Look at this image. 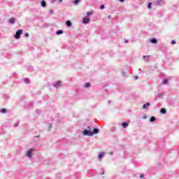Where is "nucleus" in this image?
<instances>
[{
  "mask_svg": "<svg viewBox=\"0 0 179 179\" xmlns=\"http://www.w3.org/2000/svg\"><path fill=\"white\" fill-rule=\"evenodd\" d=\"M96 134H99V129L94 128L92 131V136L96 135Z\"/></svg>",
  "mask_w": 179,
  "mask_h": 179,
  "instance_id": "nucleus-9",
  "label": "nucleus"
},
{
  "mask_svg": "<svg viewBox=\"0 0 179 179\" xmlns=\"http://www.w3.org/2000/svg\"><path fill=\"white\" fill-rule=\"evenodd\" d=\"M149 106H150V103H147L146 104H144L143 106V108L145 110Z\"/></svg>",
  "mask_w": 179,
  "mask_h": 179,
  "instance_id": "nucleus-16",
  "label": "nucleus"
},
{
  "mask_svg": "<svg viewBox=\"0 0 179 179\" xmlns=\"http://www.w3.org/2000/svg\"><path fill=\"white\" fill-rule=\"evenodd\" d=\"M164 96V93L162 92L159 93L157 95V97H158V99H163V96Z\"/></svg>",
  "mask_w": 179,
  "mask_h": 179,
  "instance_id": "nucleus-10",
  "label": "nucleus"
},
{
  "mask_svg": "<svg viewBox=\"0 0 179 179\" xmlns=\"http://www.w3.org/2000/svg\"><path fill=\"white\" fill-rule=\"evenodd\" d=\"M122 128L127 129V127H129V124H128L127 122H122Z\"/></svg>",
  "mask_w": 179,
  "mask_h": 179,
  "instance_id": "nucleus-7",
  "label": "nucleus"
},
{
  "mask_svg": "<svg viewBox=\"0 0 179 179\" xmlns=\"http://www.w3.org/2000/svg\"><path fill=\"white\" fill-rule=\"evenodd\" d=\"M66 26H67L68 27H71V26H72V22H71L70 20H67V21L66 22Z\"/></svg>",
  "mask_w": 179,
  "mask_h": 179,
  "instance_id": "nucleus-14",
  "label": "nucleus"
},
{
  "mask_svg": "<svg viewBox=\"0 0 179 179\" xmlns=\"http://www.w3.org/2000/svg\"><path fill=\"white\" fill-rule=\"evenodd\" d=\"M79 2H80V0H74L73 4L78 6L79 5Z\"/></svg>",
  "mask_w": 179,
  "mask_h": 179,
  "instance_id": "nucleus-19",
  "label": "nucleus"
},
{
  "mask_svg": "<svg viewBox=\"0 0 179 179\" xmlns=\"http://www.w3.org/2000/svg\"><path fill=\"white\" fill-rule=\"evenodd\" d=\"M108 19H111V15H108Z\"/></svg>",
  "mask_w": 179,
  "mask_h": 179,
  "instance_id": "nucleus-33",
  "label": "nucleus"
},
{
  "mask_svg": "<svg viewBox=\"0 0 179 179\" xmlns=\"http://www.w3.org/2000/svg\"><path fill=\"white\" fill-rule=\"evenodd\" d=\"M138 71H142V70L141 69H139Z\"/></svg>",
  "mask_w": 179,
  "mask_h": 179,
  "instance_id": "nucleus-37",
  "label": "nucleus"
},
{
  "mask_svg": "<svg viewBox=\"0 0 179 179\" xmlns=\"http://www.w3.org/2000/svg\"><path fill=\"white\" fill-rule=\"evenodd\" d=\"M148 9H151L152 8V3H149L148 4Z\"/></svg>",
  "mask_w": 179,
  "mask_h": 179,
  "instance_id": "nucleus-23",
  "label": "nucleus"
},
{
  "mask_svg": "<svg viewBox=\"0 0 179 179\" xmlns=\"http://www.w3.org/2000/svg\"><path fill=\"white\" fill-rule=\"evenodd\" d=\"M85 89H88V87H90V83H86L85 84Z\"/></svg>",
  "mask_w": 179,
  "mask_h": 179,
  "instance_id": "nucleus-20",
  "label": "nucleus"
},
{
  "mask_svg": "<svg viewBox=\"0 0 179 179\" xmlns=\"http://www.w3.org/2000/svg\"><path fill=\"white\" fill-rule=\"evenodd\" d=\"M63 0H59V3H61Z\"/></svg>",
  "mask_w": 179,
  "mask_h": 179,
  "instance_id": "nucleus-34",
  "label": "nucleus"
},
{
  "mask_svg": "<svg viewBox=\"0 0 179 179\" xmlns=\"http://www.w3.org/2000/svg\"><path fill=\"white\" fill-rule=\"evenodd\" d=\"M155 121H156V117L154 116H152L150 119V122H155Z\"/></svg>",
  "mask_w": 179,
  "mask_h": 179,
  "instance_id": "nucleus-17",
  "label": "nucleus"
},
{
  "mask_svg": "<svg viewBox=\"0 0 179 179\" xmlns=\"http://www.w3.org/2000/svg\"><path fill=\"white\" fill-rule=\"evenodd\" d=\"M83 135H84V136H93V131H92V129L88 127L87 129L83 131Z\"/></svg>",
  "mask_w": 179,
  "mask_h": 179,
  "instance_id": "nucleus-2",
  "label": "nucleus"
},
{
  "mask_svg": "<svg viewBox=\"0 0 179 179\" xmlns=\"http://www.w3.org/2000/svg\"><path fill=\"white\" fill-rule=\"evenodd\" d=\"M90 22V18L88 17H85L83 20V23L84 24H87Z\"/></svg>",
  "mask_w": 179,
  "mask_h": 179,
  "instance_id": "nucleus-6",
  "label": "nucleus"
},
{
  "mask_svg": "<svg viewBox=\"0 0 179 179\" xmlns=\"http://www.w3.org/2000/svg\"><path fill=\"white\" fill-rule=\"evenodd\" d=\"M34 153H36V149L29 148L26 152V156L28 157V159H31Z\"/></svg>",
  "mask_w": 179,
  "mask_h": 179,
  "instance_id": "nucleus-1",
  "label": "nucleus"
},
{
  "mask_svg": "<svg viewBox=\"0 0 179 179\" xmlns=\"http://www.w3.org/2000/svg\"><path fill=\"white\" fill-rule=\"evenodd\" d=\"M50 13H54V11L52 10H50Z\"/></svg>",
  "mask_w": 179,
  "mask_h": 179,
  "instance_id": "nucleus-31",
  "label": "nucleus"
},
{
  "mask_svg": "<svg viewBox=\"0 0 179 179\" xmlns=\"http://www.w3.org/2000/svg\"><path fill=\"white\" fill-rule=\"evenodd\" d=\"M24 36L25 37H29V33H25Z\"/></svg>",
  "mask_w": 179,
  "mask_h": 179,
  "instance_id": "nucleus-28",
  "label": "nucleus"
},
{
  "mask_svg": "<svg viewBox=\"0 0 179 179\" xmlns=\"http://www.w3.org/2000/svg\"><path fill=\"white\" fill-rule=\"evenodd\" d=\"M41 6L42 8H45V6H47V3H45V1L43 0L41 1Z\"/></svg>",
  "mask_w": 179,
  "mask_h": 179,
  "instance_id": "nucleus-13",
  "label": "nucleus"
},
{
  "mask_svg": "<svg viewBox=\"0 0 179 179\" xmlns=\"http://www.w3.org/2000/svg\"><path fill=\"white\" fill-rule=\"evenodd\" d=\"M136 79H138V76H136Z\"/></svg>",
  "mask_w": 179,
  "mask_h": 179,
  "instance_id": "nucleus-36",
  "label": "nucleus"
},
{
  "mask_svg": "<svg viewBox=\"0 0 179 179\" xmlns=\"http://www.w3.org/2000/svg\"><path fill=\"white\" fill-rule=\"evenodd\" d=\"M64 33V31L62 30H59L56 32V34H57L58 36H59V34H62Z\"/></svg>",
  "mask_w": 179,
  "mask_h": 179,
  "instance_id": "nucleus-21",
  "label": "nucleus"
},
{
  "mask_svg": "<svg viewBox=\"0 0 179 179\" xmlns=\"http://www.w3.org/2000/svg\"><path fill=\"white\" fill-rule=\"evenodd\" d=\"M90 15H92V13H90V12H87V16H90Z\"/></svg>",
  "mask_w": 179,
  "mask_h": 179,
  "instance_id": "nucleus-26",
  "label": "nucleus"
},
{
  "mask_svg": "<svg viewBox=\"0 0 179 179\" xmlns=\"http://www.w3.org/2000/svg\"><path fill=\"white\" fill-rule=\"evenodd\" d=\"M160 113H161V114H166V113H167V110H166V108H162L160 110Z\"/></svg>",
  "mask_w": 179,
  "mask_h": 179,
  "instance_id": "nucleus-15",
  "label": "nucleus"
},
{
  "mask_svg": "<svg viewBox=\"0 0 179 179\" xmlns=\"http://www.w3.org/2000/svg\"><path fill=\"white\" fill-rule=\"evenodd\" d=\"M143 58L145 59V58H148V56H143Z\"/></svg>",
  "mask_w": 179,
  "mask_h": 179,
  "instance_id": "nucleus-35",
  "label": "nucleus"
},
{
  "mask_svg": "<svg viewBox=\"0 0 179 179\" xmlns=\"http://www.w3.org/2000/svg\"><path fill=\"white\" fill-rule=\"evenodd\" d=\"M25 83H30V80L29 79L24 80Z\"/></svg>",
  "mask_w": 179,
  "mask_h": 179,
  "instance_id": "nucleus-24",
  "label": "nucleus"
},
{
  "mask_svg": "<svg viewBox=\"0 0 179 179\" xmlns=\"http://www.w3.org/2000/svg\"><path fill=\"white\" fill-rule=\"evenodd\" d=\"M15 18H10L9 20V23H10L11 24H13L15 23Z\"/></svg>",
  "mask_w": 179,
  "mask_h": 179,
  "instance_id": "nucleus-18",
  "label": "nucleus"
},
{
  "mask_svg": "<svg viewBox=\"0 0 179 179\" xmlns=\"http://www.w3.org/2000/svg\"><path fill=\"white\" fill-rule=\"evenodd\" d=\"M100 9H101V10L104 9V5H101L100 6Z\"/></svg>",
  "mask_w": 179,
  "mask_h": 179,
  "instance_id": "nucleus-25",
  "label": "nucleus"
},
{
  "mask_svg": "<svg viewBox=\"0 0 179 179\" xmlns=\"http://www.w3.org/2000/svg\"><path fill=\"white\" fill-rule=\"evenodd\" d=\"M0 113H2L3 114H5V113H6V109L2 108V109L0 110Z\"/></svg>",
  "mask_w": 179,
  "mask_h": 179,
  "instance_id": "nucleus-22",
  "label": "nucleus"
},
{
  "mask_svg": "<svg viewBox=\"0 0 179 179\" xmlns=\"http://www.w3.org/2000/svg\"><path fill=\"white\" fill-rule=\"evenodd\" d=\"M147 61H149V59H147Z\"/></svg>",
  "mask_w": 179,
  "mask_h": 179,
  "instance_id": "nucleus-38",
  "label": "nucleus"
},
{
  "mask_svg": "<svg viewBox=\"0 0 179 179\" xmlns=\"http://www.w3.org/2000/svg\"><path fill=\"white\" fill-rule=\"evenodd\" d=\"M171 44H176V41H172Z\"/></svg>",
  "mask_w": 179,
  "mask_h": 179,
  "instance_id": "nucleus-30",
  "label": "nucleus"
},
{
  "mask_svg": "<svg viewBox=\"0 0 179 179\" xmlns=\"http://www.w3.org/2000/svg\"><path fill=\"white\" fill-rule=\"evenodd\" d=\"M104 156H106V152H99L97 157L98 160H101V159H103Z\"/></svg>",
  "mask_w": 179,
  "mask_h": 179,
  "instance_id": "nucleus-5",
  "label": "nucleus"
},
{
  "mask_svg": "<svg viewBox=\"0 0 179 179\" xmlns=\"http://www.w3.org/2000/svg\"><path fill=\"white\" fill-rule=\"evenodd\" d=\"M164 1H163V0L157 1V5H164Z\"/></svg>",
  "mask_w": 179,
  "mask_h": 179,
  "instance_id": "nucleus-11",
  "label": "nucleus"
},
{
  "mask_svg": "<svg viewBox=\"0 0 179 179\" xmlns=\"http://www.w3.org/2000/svg\"><path fill=\"white\" fill-rule=\"evenodd\" d=\"M162 83L163 85H169V78H164Z\"/></svg>",
  "mask_w": 179,
  "mask_h": 179,
  "instance_id": "nucleus-12",
  "label": "nucleus"
},
{
  "mask_svg": "<svg viewBox=\"0 0 179 179\" xmlns=\"http://www.w3.org/2000/svg\"><path fill=\"white\" fill-rule=\"evenodd\" d=\"M120 2H125V0H119Z\"/></svg>",
  "mask_w": 179,
  "mask_h": 179,
  "instance_id": "nucleus-32",
  "label": "nucleus"
},
{
  "mask_svg": "<svg viewBox=\"0 0 179 179\" xmlns=\"http://www.w3.org/2000/svg\"><path fill=\"white\" fill-rule=\"evenodd\" d=\"M143 177H145V175L143 174L140 175V178H143Z\"/></svg>",
  "mask_w": 179,
  "mask_h": 179,
  "instance_id": "nucleus-27",
  "label": "nucleus"
},
{
  "mask_svg": "<svg viewBox=\"0 0 179 179\" xmlns=\"http://www.w3.org/2000/svg\"><path fill=\"white\" fill-rule=\"evenodd\" d=\"M102 174H104V172H103V173Z\"/></svg>",
  "mask_w": 179,
  "mask_h": 179,
  "instance_id": "nucleus-39",
  "label": "nucleus"
},
{
  "mask_svg": "<svg viewBox=\"0 0 179 179\" xmlns=\"http://www.w3.org/2000/svg\"><path fill=\"white\" fill-rule=\"evenodd\" d=\"M23 34V30L22 29H19L18 31H16L14 37L16 38V40H19L20 38V35Z\"/></svg>",
  "mask_w": 179,
  "mask_h": 179,
  "instance_id": "nucleus-4",
  "label": "nucleus"
},
{
  "mask_svg": "<svg viewBox=\"0 0 179 179\" xmlns=\"http://www.w3.org/2000/svg\"><path fill=\"white\" fill-rule=\"evenodd\" d=\"M150 41L152 43V44H157V39L155 38L150 39Z\"/></svg>",
  "mask_w": 179,
  "mask_h": 179,
  "instance_id": "nucleus-8",
  "label": "nucleus"
},
{
  "mask_svg": "<svg viewBox=\"0 0 179 179\" xmlns=\"http://www.w3.org/2000/svg\"><path fill=\"white\" fill-rule=\"evenodd\" d=\"M62 85H63V82L59 80L53 83V86L56 89H59V87H62Z\"/></svg>",
  "mask_w": 179,
  "mask_h": 179,
  "instance_id": "nucleus-3",
  "label": "nucleus"
},
{
  "mask_svg": "<svg viewBox=\"0 0 179 179\" xmlns=\"http://www.w3.org/2000/svg\"><path fill=\"white\" fill-rule=\"evenodd\" d=\"M146 118H148V116H146V115H144V116L143 117V120H146Z\"/></svg>",
  "mask_w": 179,
  "mask_h": 179,
  "instance_id": "nucleus-29",
  "label": "nucleus"
}]
</instances>
